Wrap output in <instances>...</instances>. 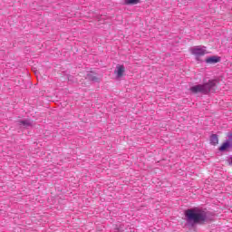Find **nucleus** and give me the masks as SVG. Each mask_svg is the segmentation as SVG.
Instances as JSON below:
<instances>
[{"instance_id":"obj_1","label":"nucleus","mask_w":232,"mask_h":232,"mask_svg":"<svg viewBox=\"0 0 232 232\" xmlns=\"http://www.w3.org/2000/svg\"><path fill=\"white\" fill-rule=\"evenodd\" d=\"M185 218L189 226L197 224H208L213 220V215L210 212L199 208H190L185 211Z\"/></svg>"},{"instance_id":"obj_2","label":"nucleus","mask_w":232,"mask_h":232,"mask_svg":"<svg viewBox=\"0 0 232 232\" xmlns=\"http://www.w3.org/2000/svg\"><path fill=\"white\" fill-rule=\"evenodd\" d=\"M217 90V81L209 80L208 82L203 84H197L190 87L189 91L191 93H202V95H209L211 92L215 93Z\"/></svg>"},{"instance_id":"obj_3","label":"nucleus","mask_w":232,"mask_h":232,"mask_svg":"<svg viewBox=\"0 0 232 232\" xmlns=\"http://www.w3.org/2000/svg\"><path fill=\"white\" fill-rule=\"evenodd\" d=\"M207 48L204 45H197L190 48V53L196 57V61H200V57H204L208 53Z\"/></svg>"},{"instance_id":"obj_4","label":"nucleus","mask_w":232,"mask_h":232,"mask_svg":"<svg viewBox=\"0 0 232 232\" xmlns=\"http://www.w3.org/2000/svg\"><path fill=\"white\" fill-rule=\"evenodd\" d=\"M221 58L219 56L217 55H213L210 57H208L205 60V63H207V64H217V63H220Z\"/></svg>"},{"instance_id":"obj_5","label":"nucleus","mask_w":232,"mask_h":232,"mask_svg":"<svg viewBox=\"0 0 232 232\" xmlns=\"http://www.w3.org/2000/svg\"><path fill=\"white\" fill-rule=\"evenodd\" d=\"M125 68L124 65H117L116 70L114 71V73L116 74V77L118 79H121L122 75H124Z\"/></svg>"},{"instance_id":"obj_6","label":"nucleus","mask_w":232,"mask_h":232,"mask_svg":"<svg viewBox=\"0 0 232 232\" xmlns=\"http://www.w3.org/2000/svg\"><path fill=\"white\" fill-rule=\"evenodd\" d=\"M230 148H232V144L228 140L222 143V145L219 147V151H227V150Z\"/></svg>"},{"instance_id":"obj_7","label":"nucleus","mask_w":232,"mask_h":232,"mask_svg":"<svg viewBox=\"0 0 232 232\" xmlns=\"http://www.w3.org/2000/svg\"><path fill=\"white\" fill-rule=\"evenodd\" d=\"M210 143H212L214 146L215 144H218V136L217 134H212L210 136Z\"/></svg>"},{"instance_id":"obj_8","label":"nucleus","mask_w":232,"mask_h":232,"mask_svg":"<svg viewBox=\"0 0 232 232\" xmlns=\"http://www.w3.org/2000/svg\"><path fill=\"white\" fill-rule=\"evenodd\" d=\"M20 124L25 128H28V126H32V121H30V120H24L20 121Z\"/></svg>"},{"instance_id":"obj_9","label":"nucleus","mask_w":232,"mask_h":232,"mask_svg":"<svg viewBox=\"0 0 232 232\" xmlns=\"http://www.w3.org/2000/svg\"><path fill=\"white\" fill-rule=\"evenodd\" d=\"M88 79L92 82H100L101 80L97 76H92V74L88 75Z\"/></svg>"},{"instance_id":"obj_10","label":"nucleus","mask_w":232,"mask_h":232,"mask_svg":"<svg viewBox=\"0 0 232 232\" xmlns=\"http://www.w3.org/2000/svg\"><path fill=\"white\" fill-rule=\"evenodd\" d=\"M140 0H125V5H139Z\"/></svg>"},{"instance_id":"obj_11","label":"nucleus","mask_w":232,"mask_h":232,"mask_svg":"<svg viewBox=\"0 0 232 232\" xmlns=\"http://www.w3.org/2000/svg\"><path fill=\"white\" fill-rule=\"evenodd\" d=\"M227 137L229 142L232 144V132L231 131L227 132Z\"/></svg>"},{"instance_id":"obj_12","label":"nucleus","mask_w":232,"mask_h":232,"mask_svg":"<svg viewBox=\"0 0 232 232\" xmlns=\"http://www.w3.org/2000/svg\"><path fill=\"white\" fill-rule=\"evenodd\" d=\"M230 164H232V156L230 157Z\"/></svg>"}]
</instances>
